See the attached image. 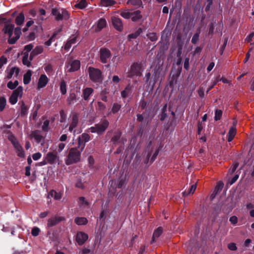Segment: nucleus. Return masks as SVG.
<instances>
[{
    "label": "nucleus",
    "instance_id": "f257e3e1",
    "mask_svg": "<svg viewBox=\"0 0 254 254\" xmlns=\"http://www.w3.org/2000/svg\"><path fill=\"white\" fill-rule=\"evenodd\" d=\"M14 26L10 23L5 24L2 31L8 35V43L10 44H14L19 38L21 34V28L16 27L14 29Z\"/></svg>",
    "mask_w": 254,
    "mask_h": 254
},
{
    "label": "nucleus",
    "instance_id": "f03ea898",
    "mask_svg": "<svg viewBox=\"0 0 254 254\" xmlns=\"http://www.w3.org/2000/svg\"><path fill=\"white\" fill-rule=\"evenodd\" d=\"M84 149V145L81 147L78 148V146L76 147L71 148L68 151L65 163L69 165L74 163H76L80 160L81 153Z\"/></svg>",
    "mask_w": 254,
    "mask_h": 254
},
{
    "label": "nucleus",
    "instance_id": "7ed1b4c3",
    "mask_svg": "<svg viewBox=\"0 0 254 254\" xmlns=\"http://www.w3.org/2000/svg\"><path fill=\"white\" fill-rule=\"evenodd\" d=\"M109 122L104 120L98 124L91 127L89 129L92 133H97L98 134H102L107 128L109 126Z\"/></svg>",
    "mask_w": 254,
    "mask_h": 254
},
{
    "label": "nucleus",
    "instance_id": "20e7f679",
    "mask_svg": "<svg viewBox=\"0 0 254 254\" xmlns=\"http://www.w3.org/2000/svg\"><path fill=\"white\" fill-rule=\"evenodd\" d=\"M144 69L143 64L140 63H134L130 67L128 72V77L140 76Z\"/></svg>",
    "mask_w": 254,
    "mask_h": 254
},
{
    "label": "nucleus",
    "instance_id": "39448f33",
    "mask_svg": "<svg viewBox=\"0 0 254 254\" xmlns=\"http://www.w3.org/2000/svg\"><path fill=\"white\" fill-rule=\"evenodd\" d=\"M52 14L55 16L57 20H67L69 18L68 12L64 9L53 8L52 10Z\"/></svg>",
    "mask_w": 254,
    "mask_h": 254
},
{
    "label": "nucleus",
    "instance_id": "423d86ee",
    "mask_svg": "<svg viewBox=\"0 0 254 254\" xmlns=\"http://www.w3.org/2000/svg\"><path fill=\"white\" fill-rule=\"evenodd\" d=\"M89 77L94 82H100L102 80L101 71L97 68L92 67L88 68Z\"/></svg>",
    "mask_w": 254,
    "mask_h": 254
},
{
    "label": "nucleus",
    "instance_id": "0eeeda50",
    "mask_svg": "<svg viewBox=\"0 0 254 254\" xmlns=\"http://www.w3.org/2000/svg\"><path fill=\"white\" fill-rule=\"evenodd\" d=\"M30 138H34L36 143L43 145L45 143V138L43 136L39 130H35L32 131L29 135Z\"/></svg>",
    "mask_w": 254,
    "mask_h": 254
},
{
    "label": "nucleus",
    "instance_id": "6e6552de",
    "mask_svg": "<svg viewBox=\"0 0 254 254\" xmlns=\"http://www.w3.org/2000/svg\"><path fill=\"white\" fill-rule=\"evenodd\" d=\"M45 159L51 165L55 164L60 161L58 153L53 152H49L45 156Z\"/></svg>",
    "mask_w": 254,
    "mask_h": 254
},
{
    "label": "nucleus",
    "instance_id": "1a4fd4ad",
    "mask_svg": "<svg viewBox=\"0 0 254 254\" xmlns=\"http://www.w3.org/2000/svg\"><path fill=\"white\" fill-rule=\"evenodd\" d=\"M111 56V52L109 50L102 48L100 50V61L104 64H106L108 62V60Z\"/></svg>",
    "mask_w": 254,
    "mask_h": 254
},
{
    "label": "nucleus",
    "instance_id": "9d476101",
    "mask_svg": "<svg viewBox=\"0 0 254 254\" xmlns=\"http://www.w3.org/2000/svg\"><path fill=\"white\" fill-rule=\"evenodd\" d=\"M80 66V63L78 60H74L69 62L66 65V69L68 72H73L77 70Z\"/></svg>",
    "mask_w": 254,
    "mask_h": 254
},
{
    "label": "nucleus",
    "instance_id": "9b49d317",
    "mask_svg": "<svg viewBox=\"0 0 254 254\" xmlns=\"http://www.w3.org/2000/svg\"><path fill=\"white\" fill-rule=\"evenodd\" d=\"M64 218L59 216H53L47 220V226L48 228L54 227L61 222Z\"/></svg>",
    "mask_w": 254,
    "mask_h": 254
},
{
    "label": "nucleus",
    "instance_id": "f8f14e48",
    "mask_svg": "<svg viewBox=\"0 0 254 254\" xmlns=\"http://www.w3.org/2000/svg\"><path fill=\"white\" fill-rule=\"evenodd\" d=\"M77 140L78 148H82L83 145H84V148L86 142L90 140V136L88 134L83 133L80 136L78 137Z\"/></svg>",
    "mask_w": 254,
    "mask_h": 254
},
{
    "label": "nucleus",
    "instance_id": "ddd939ff",
    "mask_svg": "<svg viewBox=\"0 0 254 254\" xmlns=\"http://www.w3.org/2000/svg\"><path fill=\"white\" fill-rule=\"evenodd\" d=\"M78 115L76 113H72L71 115V123L69 125L68 130L72 131L77 127L78 123Z\"/></svg>",
    "mask_w": 254,
    "mask_h": 254
},
{
    "label": "nucleus",
    "instance_id": "4468645a",
    "mask_svg": "<svg viewBox=\"0 0 254 254\" xmlns=\"http://www.w3.org/2000/svg\"><path fill=\"white\" fill-rule=\"evenodd\" d=\"M88 238L87 234L83 232H79L76 234V241L77 244L81 246L85 243Z\"/></svg>",
    "mask_w": 254,
    "mask_h": 254
},
{
    "label": "nucleus",
    "instance_id": "2eb2a0df",
    "mask_svg": "<svg viewBox=\"0 0 254 254\" xmlns=\"http://www.w3.org/2000/svg\"><path fill=\"white\" fill-rule=\"evenodd\" d=\"M160 72L161 69L159 67H156L152 70V75L150 83H152V84L154 85L157 82L160 77Z\"/></svg>",
    "mask_w": 254,
    "mask_h": 254
},
{
    "label": "nucleus",
    "instance_id": "dca6fc26",
    "mask_svg": "<svg viewBox=\"0 0 254 254\" xmlns=\"http://www.w3.org/2000/svg\"><path fill=\"white\" fill-rule=\"evenodd\" d=\"M112 23L114 27L118 31H122L123 29V24L120 18L114 16L112 18Z\"/></svg>",
    "mask_w": 254,
    "mask_h": 254
},
{
    "label": "nucleus",
    "instance_id": "f3484780",
    "mask_svg": "<svg viewBox=\"0 0 254 254\" xmlns=\"http://www.w3.org/2000/svg\"><path fill=\"white\" fill-rule=\"evenodd\" d=\"M19 72V69L17 67H12L9 69H7L6 70V78L7 79H10L14 75L17 76L18 75Z\"/></svg>",
    "mask_w": 254,
    "mask_h": 254
},
{
    "label": "nucleus",
    "instance_id": "a211bd4d",
    "mask_svg": "<svg viewBox=\"0 0 254 254\" xmlns=\"http://www.w3.org/2000/svg\"><path fill=\"white\" fill-rule=\"evenodd\" d=\"M48 81L49 79L45 74L41 75L38 80L37 88L41 89L44 87L47 84Z\"/></svg>",
    "mask_w": 254,
    "mask_h": 254
},
{
    "label": "nucleus",
    "instance_id": "6ab92c4d",
    "mask_svg": "<svg viewBox=\"0 0 254 254\" xmlns=\"http://www.w3.org/2000/svg\"><path fill=\"white\" fill-rule=\"evenodd\" d=\"M33 58V56L30 54V57L29 58V54L27 52H24L22 57V63L24 65L27 66H30V62Z\"/></svg>",
    "mask_w": 254,
    "mask_h": 254
},
{
    "label": "nucleus",
    "instance_id": "aec40b11",
    "mask_svg": "<svg viewBox=\"0 0 254 254\" xmlns=\"http://www.w3.org/2000/svg\"><path fill=\"white\" fill-rule=\"evenodd\" d=\"M13 146L14 147V149L15 150V151H16V153L17 156L21 158L24 157L25 156V153H24V150L23 149V147L20 144V143H18L17 144H16Z\"/></svg>",
    "mask_w": 254,
    "mask_h": 254
},
{
    "label": "nucleus",
    "instance_id": "412c9836",
    "mask_svg": "<svg viewBox=\"0 0 254 254\" xmlns=\"http://www.w3.org/2000/svg\"><path fill=\"white\" fill-rule=\"evenodd\" d=\"M163 232V228L161 227H159L154 230L151 241L150 242L151 244L155 242L157 238H159Z\"/></svg>",
    "mask_w": 254,
    "mask_h": 254
},
{
    "label": "nucleus",
    "instance_id": "4be33fe9",
    "mask_svg": "<svg viewBox=\"0 0 254 254\" xmlns=\"http://www.w3.org/2000/svg\"><path fill=\"white\" fill-rule=\"evenodd\" d=\"M76 42V37L74 36L70 37L64 46V50H68L71 48V45L75 44Z\"/></svg>",
    "mask_w": 254,
    "mask_h": 254
},
{
    "label": "nucleus",
    "instance_id": "5701e85b",
    "mask_svg": "<svg viewBox=\"0 0 254 254\" xmlns=\"http://www.w3.org/2000/svg\"><path fill=\"white\" fill-rule=\"evenodd\" d=\"M48 197H54L55 200H59L62 197V193L54 190H51L49 193Z\"/></svg>",
    "mask_w": 254,
    "mask_h": 254
},
{
    "label": "nucleus",
    "instance_id": "b1692460",
    "mask_svg": "<svg viewBox=\"0 0 254 254\" xmlns=\"http://www.w3.org/2000/svg\"><path fill=\"white\" fill-rule=\"evenodd\" d=\"M32 76L31 70H28L23 76V83L25 84H28L31 81Z\"/></svg>",
    "mask_w": 254,
    "mask_h": 254
},
{
    "label": "nucleus",
    "instance_id": "393cba45",
    "mask_svg": "<svg viewBox=\"0 0 254 254\" xmlns=\"http://www.w3.org/2000/svg\"><path fill=\"white\" fill-rule=\"evenodd\" d=\"M236 133V129L235 127H232L230 128L228 134V141L231 142L234 138Z\"/></svg>",
    "mask_w": 254,
    "mask_h": 254
},
{
    "label": "nucleus",
    "instance_id": "a878e982",
    "mask_svg": "<svg viewBox=\"0 0 254 254\" xmlns=\"http://www.w3.org/2000/svg\"><path fill=\"white\" fill-rule=\"evenodd\" d=\"M93 89L91 88H86L83 91V98L85 100H87L89 97L93 92Z\"/></svg>",
    "mask_w": 254,
    "mask_h": 254
},
{
    "label": "nucleus",
    "instance_id": "bb28decb",
    "mask_svg": "<svg viewBox=\"0 0 254 254\" xmlns=\"http://www.w3.org/2000/svg\"><path fill=\"white\" fill-rule=\"evenodd\" d=\"M74 222L78 225H82L86 224L88 220L85 217H76L74 219Z\"/></svg>",
    "mask_w": 254,
    "mask_h": 254
},
{
    "label": "nucleus",
    "instance_id": "cd10ccee",
    "mask_svg": "<svg viewBox=\"0 0 254 254\" xmlns=\"http://www.w3.org/2000/svg\"><path fill=\"white\" fill-rule=\"evenodd\" d=\"M106 21L104 18H100L97 22V28L98 31H100L106 26Z\"/></svg>",
    "mask_w": 254,
    "mask_h": 254
},
{
    "label": "nucleus",
    "instance_id": "c85d7f7f",
    "mask_svg": "<svg viewBox=\"0 0 254 254\" xmlns=\"http://www.w3.org/2000/svg\"><path fill=\"white\" fill-rule=\"evenodd\" d=\"M24 15L22 13H20L15 18V23L17 25H21L24 21Z\"/></svg>",
    "mask_w": 254,
    "mask_h": 254
},
{
    "label": "nucleus",
    "instance_id": "c756f323",
    "mask_svg": "<svg viewBox=\"0 0 254 254\" xmlns=\"http://www.w3.org/2000/svg\"><path fill=\"white\" fill-rule=\"evenodd\" d=\"M131 17L133 21H137L141 19L142 17L140 11L139 10H136L133 12L131 13Z\"/></svg>",
    "mask_w": 254,
    "mask_h": 254
},
{
    "label": "nucleus",
    "instance_id": "7c9ffc66",
    "mask_svg": "<svg viewBox=\"0 0 254 254\" xmlns=\"http://www.w3.org/2000/svg\"><path fill=\"white\" fill-rule=\"evenodd\" d=\"M116 2L114 0H101L100 4L102 6H109L114 5Z\"/></svg>",
    "mask_w": 254,
    "mask_h": 254
},
{
    "label": "nucleus",
    "instance_id": "2f4dec72",
    "mask_svg": "<svg viewBox=\"0 0 254 254\" xmlns=\"http://www.w3.org/2000/svg\"><path fill=\"white\" fill-rule=\"evenodd\" d=\"M127 3L128 5L140 6L142 5V1L141 0H128Z\"/></svg>",
    "mask_w": 254,
    "mask_h": 254
},
{
    "label": "nucleus",
    "instance_id": "473e14b6",
    "mask_svg": "<svg viewBox=\"0 0 254 254\" xmlns=\"http://www.w3.org/2000/svg\"><path fill=\"white\" fill-rule=\"evenodd\" d=\"M87 3L85 0H80L75 4V7L79 9H83L86 7Z\"/></svg>",
    "mask_w": 254,
    "mask_h": 254
},
{
    "label": "nucleus",
    "instance_id": "72a5a7b5",
    "mask_svg": "<svg viewBox=\"0 0 254 254\" xmlns=\"http://www.w3.org/2000/svg\"><path fill=\"white\" fill-rule=\"evenodd\" d=\"M196 184L191 185L190 189H189V190L188 191H185L183 192V195L185 196V195H188L189 194H193V192H194L195 190H196Z\"/></svg>",
    "mask_w": 254,
    "mask_h": 254
},
{
    "label": "nucleus",
    "instance_id": "f704fd0d",
    "mask_svg": "<svg viewBox=\"0 0 254 254\" xmlns=\"http://www.w3.org/2000/svg\"><path fill=\"white\" fill-rule=\"evenodd\" d=\"M23 93V88L22 86L18 87L13 92V94L17 97H21Z\"/></svg>",
    "mask_w": 254,
    "mask_h": 254
},
{
    "label": "nucleus",
    "instance_id": "c9c22d12",
    "mask_svg": "<svg viewBox=\"0 0 254 254\" xmlns=\"http://www.w3.org/2000/svg\"><path fill=\"white\" fill-rule=\"evenodd\" d=\"M28 108L25 105L24 102L21 103L20 114L22 116H25L27 114Z\"/></svg>",
    "mask_w": 254,
    "mask_h": 254
},
{
    "label": "nucleus",
    "instance_id": "e433bc0d",
    "mask_svg": "<svg viewBox=\"0 0 254 254\" xmlns=\"http://www.w3.org/2000/svg\"><path fill=\"white\" fill-rule=\"evenodd\" d=\"M43 51V49L41 46L36 47L31 52V54L34 56L35 55L41 54Z\"/></svg>",
    "mask_w": 254,
    "mask_h": 254
},
{
    "label": "nucleus",
    "instance_id": "4c0bfd02",
    "mask_svg": "<svg viewBox=\"0 0 254 254\" xmlns=\"http://www.w3.org/2000/svg\"><path fill=\"white\" fill-rule=\"evenodd\" d=\"M69 104H74L76 102V96L74 93L70 94L67 99Z\"/></svg>",
    "mask_w": 254,
    "mask_h": 254
},
{
    "label": "nucleus",
    "instance_id": "58836bf2",
    "mask_svg": "<svg viewBox=\"0 0 254 254\" xmlns=\"http://www.w3.org/2000/svg\"><path fill=\"white\" fill-rule=\"evenodd\" d=\"M60 91L62 94H65L66 93V85L64 81H62L60 84Z\"/></svg>",
    "mask_w": 254,
    "mask_h": 254
},
{
    "label": "nucleus",
    "instance_id": "ea45409f",
    "mask_svg": "<svg viewBox=\"0 0 254 254\" xmlns=\"http://www.w3.org/2000/svg\"><path fill=\"white\" fill-rule=\"evenodd\" d=\"M6 104V100L3 97H0V112H2L4 109Z\"/></svg>",
    "mask_w": 254,
    "mask_h": 254
},
{
    "label": "nucleus",
    "instance_id": "a19ab883",
    "mask_svg": "<svg viewBox=\"0 0 254 254\" xmlns=\"http://www.w3.org/2000/svg\"><path fill=\"white\" fill-rule=\"evenodd\" d=\"M148 38L151 41H155L157 40L158 38L155 33H150L146 35Z\"/></svg>",
    "mask_w": 254,
    "mask_h": 254
},
{
    "label": "nucleus",
    "instance_id": "79ce46f5",
    "mask_svg": "<svg viewBox=\"0 0 254 254\" xmlns=\"http://www.w3.org/2000/svg\"><path fill=\"white\" fill-rule=\"evenodd\" d=\"M65 146V144L64 143H63V142L60 143L57 146L56 153H61L64 148Z\"/></svg>",
    "mask_w": 254,
    "mask_h": 254
},
{
    "label": "nucleus",
    "instance_id": "37998d69",
    "mask_svg": "<svg viewBox=\"0 0 254 254\" xmlns=\"http://www.w3.org/2000/svg\"><path fill=\"white\" fill-rule=\"evenodd\" d=\"M222 112L220 110H216L215 113L214 120L215 121L219 120L222 116Z\"/></svg>",
    "mask_w": 254,
    "mask_h": 254
},
{
    "label": "nucleus",
    "instance_id": "c03bdc74",
    "mask_svg": "<svg viewBox=\"0 0 254 254\" xmlns=\"http://www.w3.org/2000/svg\"><path fill=\"white\" fill-rule=\"evenodd\" d=\"M9 140L11 142L12 145L14 146L16 144L19 143L16 138L13 135H9L8 136Z\"/></svg>",
    "mask_w": 254,
    "mask_h": 254
},
{
    "label": "nucleus",
    "instance_id": "a18cd8bd",
    "mask_svg": "<svg viewBox=\"0 0 254 254\" xmlns=\"http://www.w3.org/2000/svg\"><path fill=\"white\" fill-rule=\"evenodd\" d=\"M18 97L16 96V95H14L13 94L11 95V96L9 98V102L12 104L14 105L17 102Z\"/></svg>",
    "mask_w": 254,
    "mask_h": 254
},
{
    "label": "nucleus",
    "instance_id": "49530a36",
    "mask_svg": "<svg viewBox=\"0 0 254 254\" xmlns=\"http://www.w3.org/2000/svg\"><path fill=\"white\" fill-rule=\"evenodd\" d=\"M121 15L126 19H128L131 17V13L127 10L121 12Z\"/></svg>",
    "mask_w": 254,
    "mask_h": 254
},
{
    "label": "nucleus",
    "instance_id": "de8ad7c7",
    "mask_svg": "<svg viewBox=\"0 0 254 254\" xmlns=\"http://www.w3.org/2000/svg\"><path fill=\"white\" fill-rule=\"evenodd\" d=\"M49 121L46 120L44 122L43 125H42V130L44 131H47L49 129Z\"/></svg>",
    "mask_w": 254,
    "mask_h": 254
},
{
    "label": "nucleus",
    "instance_id": "09e8293b",
    "mask_svg": "<svg viewBox=\"0 0 254 254\" xmlns=\"http://www.w3.org/2000/svg\"><path fill=\"white\" fill-rule=\"evenodd\" d=\"M40 231V230L38 227H34L31 231V234L32 236L34 237L37 236L39 234V232Z\"/></svg>",
    "mask_w": 254,
    "mask_h": 254
},
{
    "label": "nucleus",
    "instance_id": "8fccbe9b",
    "mask_svg": "<svg viewBox=\"0 0 254 254\" xmlns=\"http://www.w3.org/2000/svg\"><path fill=\"white\" fill-rule=\"evenodd\" d=\"M121 109V106L118 104H114L112 109V112L115 114L117 112H118L120 109Z\"/></svg>",
    "mask_w": 254,
    "mask_h": 254
},
{
    "label": "nucleus",
    "instance_id": "3c124183",
    "mask_svg": "<svg viewBox=\"0 0 254 254\" xmlns=\"http://www.w3.org/2000/svg\"><path fill=\"white\" fill-rule=\"evenodd\" d=\"M228 248L231 251H236L237 249L236 245L234 243H231L228 245Z\"/></svg>",
    "mask_w": 254,
    "mask_h": 254
},
{
    "label": "nucleus",
    "instance_id": "603ef678",
    "mask_svg": "<svg viewBox=\"0 0 254 254\" xmlns=\"http://www.w3.org/2000/svg\"><path fill=\"white\" fill-rule=\"evenodd\" d=\"M78 203L80 205H88V202L85 200V197H81L78 199Z\"/></svg>",
    "mask_w": 254,
    "mask_h": 254
},
{
    "label": "nucleus",
    "instance_id": "864d4df0",
    "mask_svg": "<svg viewBox=\"0 0 254 254\" xmlns=\"http://www.w3.org/2000/svg\"><path fill=\"white\" fill-rule=\"evenodd\" d=\"M7 63V59L3 56H2L0 58V68L2 67V66L6 64Z\"/></svg>",
    "mask_w": 254,
    "mask_h": 254
},
{
    "label": "nucleus",
    "instance_id": "5fc2aeb1",
    "mask_svg": "<svg viewBox=\"0 0 254 254\" xmlns=\"http://www.w3.org/2000/svg\"><path fill=\"white\" fill-rule=\"evenodd\" d=\"M198 38H199V33H195L193 36V37L192 38L191 42L193 44H195L197 42V41L198 40Z\"/></svg>",
    "mask_w": 254,
    "mask_h": 254
},
{
    "label": "nucleus",
    "instance_id": "6e6d98bb",
    "mask_svg": "<svg viewBox=\"0 0 254 254\" xmlns=\"http://www.w3.org/2000/svg\"><path fill=\"white\" fill-rule=\"evenodd\" d=\"M229 221L233 225H235L238 222V218L235 216H233L230 218Z\"/></svg>",
    "mask_w": 254,
    "mask_h": 254
},
{
    "label": "nucleus",
    "instance_id": "4d7b16f0",
    "mask_svg": "<svg viewBox=\"0 0 254 254\" xmlns=\"http://www.w3.org/2000/svg\"><path fill=\"white\" fill-rule=\"evenodd\" d=\"M56 35L57 33H54L50 39L45 42V44L48 46H50Z\"/></svg>",
    "mask_w": 254,
    "mask_h": 254
},
{
    "label": "nucleus",
    "instance_id": "13d9d810",
    "mask_svg": "<svg viewBox=\"0 0 254 254\" xmlns=\"http://www.w3.org/2000/svg\"><path fill=\"white\" fill-rule=\"evenodd\" d=\"M41 156L42 154L39 152H37L33 154L32 158L34 160H38L41 157Z\"/></svg>",
    "mask_w": 254,
    "mask_h": 254
},
{
    "label": "nucleus",
    "instance_id": "bf43d9fd",
    "mask_svg": "<svg viewBox=\"0 0 254 254\" xmlns=\"http://www.w3.org/2000/svg\"><path fill=\"white\" fill-rule=\"evenodd\" d=\"M98 109L101 111H103L106 108L105 105L101 102L98 103Z\"/></svg>",
    "mask_w": 254,
    "mask_h": 254
},
{
    "label": "nucleus",
    "instance_id": "052dcab7",
    "mask_svg": "<svg viewBox=\"0 0 254 254\" xmlns=\"http://www.w3.org/2000/svg\"><path fill=\"white\" fill-rule=\"evenodd\" d=\"M33 48V46L32 44H29L25 46L24 50L26 51V52L28 53L29 51H31Z\"/></svg>",
    "mask_w": 254,
    "mask_h": 254
},
{
    "label": "nucleus",
    "instance_id": "680f3d73",
    "mask_svg": "<svg viewBox=\"0 0 254 254\" xmlns=\"http://www.w3.org/2000/svg\"><path fill=\"white\" fill-rule=\"evenodd\" d=\"M189 61H190V59H189V58H186V59L185 60L184 67L186 69H188V68H189Z\"/></svg>",
    "mask_w": 254,
    "mask_h": 254
},
{
    "label": "nucleus",
    "instance_id": "e2e57ef3",
    "mask_svg": "<svg viewBox=\"0 0 254 254\" xmlns=\"http://www.w3.org/2000/svg\"><path fill=\"white\" fill-rule=\"evenodd\" d=\"M45 70L47 73L51 72L52 71V67L51 65L48 64L45 67Z\"/></svg>",
    "mask_w": 254,
    "mask_h": 254
},
{
    "label": "nucleus",
    "instance_id": "0e129e2a",
    "mask_svg": "<svg viewBox=\"0 0 254 254\" xmlns=\"http://www.w3.org/2000/svg\"><path fill=\"white\" fill-rule=\"evenodd\" d=\"M7 86L10 89H14L16 87L12 81L8 82Z\"/></svg>",
    "mask_w": 254,
    "mask_h": 254
},
{
    "label": "nucleus",
    "instance_id": "69168bd1",
    "mask_svg": "<svg viewBox=\"0 0 254 254\" xmlns=\"http://www.w3.org/2000/svg\"><path fill=\"white\" fill-rule=\"evenodd\" d=\"M197 92L200 97H203L204 96V91L202 88H199Z\"/></svg>",
    "mask_w": 254,
    "mask_h": 254
},
{
    "label": "nucleus",
    "instance_id": "338daca9",
    "mask_svg": "<svg viewBox=\"0 0 254 254\" xmlns=\"http://www.w3.org/2000/svg\"><path fill=\"white\" fill-rule=\"evenodd\" d=\"M30 166H27L25 167V175L26 176H29L30 175Z\"/></svg>",
    "mask_w": 254,
    "mask_h": 254
},
{
    "label": "nucleus",
    "instance_id": "774afa93",
    "mask_svg": "<svg viewBox=\"0 0 254 254\" xmlns=\"http://www.w3.org/2000/svg\"><path fill=\"white\" fill-rule=\"evenodd\" d=\"M49 213V212L48 211H44V212H41L39 214V217L40 218H45V217H46L48 215Z\"/></svg>",
    "mask_w": 254,
    "mask_h": 254
}]
</instances>
